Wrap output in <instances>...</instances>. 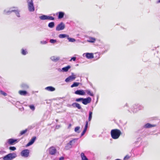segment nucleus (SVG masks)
Listing matches in <instances>:
<instances>
[{"label": "nucleus", "instance_id": "44", "mask_svg": "<svg viewBox=\"0 0 160 160\" xmlns=\"http://www.w3.org/2000/svg\"><path fill=\"white\" fill-rule=\"evenodd\" d=\"M9 149L12 151H14L16 149V148L14 146H10L9 147Z\"/></svg>", "mask_w": 160, "mask_h": 160}, {"label": "nucleus", "instance_id": "37", "mask_svg": "<svg viewBox=\"0 0 160 160\" xmlns=\"http://www.w3.org/2000/svg\"><path fill=\"white\" fill-rule=\"evenodd\" d=\"M27 131H28V129H26L22 131H21V132L19 134L20 135H22L24 134L27 132Z\"/></svg>", "mask_w": 160, "mask_h": 160}, {"label": "nucleus", "instance_id": "35", "mask_svg": "<svg viewBox=\"0 0 160 160\" xmlns=\"http://www.w3.org/2000/svg\"><path fill=\"white\" fill-rule=\"evenodd\" d=\"M21 53L23 55H25L28 53L26 49H22Z\"/></svg>", "mask_w": 160, "mask_h": 160}, {"label": "nucleus", "instance_id": "56", "mask_svg": "<svg viewBox=\"0 0 160 160\" xmlns=\"http://www.w3.org/2000/svg\"><path fill=\"white\" fill-rule=\"evenodd\" d=\"M107 50H105V51L104 52H106L107 51Z\"/></svg>", "mask_w": 160, "mask_h": 160}, {"label": "nucleus", "instance_id": "45", "mask_svg": "<svg viewBox=\"0 0 160 160\" xmlns=\"http://www.w3.org/2000/svg\"><path fill=\"white\" fill-rule=\"evenodd\" d=\"M87 129L85 128L84 129L83 131L81 133V137L82 136L85 134V133L87 131Z\"/></svg>", "mask_w": 160, "mask_h": 160}, {"label": "nucleus", "instance_id": "16", "mask_svg": "<svg viewBox=\"0 0 160 160\" xmlns=\"http://www.w3.org/2000/svg\"><path fill=\"white\" fill-rule=\"evenodd\" d=\"M36 139V137L35 136L33 137L30 141L26 145V147L29 146L35 142Z\"/></svg>", "mask_w": 160, "mask_h": 160}, {"label": "nucleus", "instance_id": "11", "mask_svg": "<svg viewBox=\"0 0 160 160\" xmlns=\"http://www.w3.org/2000/svg\"><path fill=\"white\" fill-rule=\"evenodd\" d=\"M74 93L79 95H84L85 94L84 91L82 89L78 90L75 91Z\"/></svg>", "mask_w": 160, "mask_h": 160}, {"label": "nucleus", "instance_id": "26", "mask_svg": "<svg viewBox=\"0 0 160 160\" xmlns=\"http://www.w3.org/2000/svg\"><path fill=\"white\" fill-rule=\"evenodd\" d=\"M96 38H94L90 37L89 38V39L88 40V42H90L93 43L96 41Z\"/></svg>", "mask_w": 160, "mask_h": 160}, {"label": "nucleus", "instance_id": "4", "mask_svg": "<svg viewBox=\"0 0 160 160\" xmlns=\"http://www.w3.org/2000/svg\"><path fill=\"white\" fill-rule=\"evenodd\" d=\"M27 1L29 11L30 12L34 11L35 8L32 0H27Z\"/></svg>", "mask_w": 160, "mask_h": 160}, {"label": "nucleus", "instance_id": "19", "mask_svg": "<svg viewBox=\"0 0 160 160\" xmlns=\"http://www.w3.org/2000/svg\"><path fill=\"white\" fill-rule=\"evenodd\" d=\"M71 67L68 65L66 67H64L62 68V72H67L71 68Z\"/></svg>", "mask_w": 160, "mask_h": 160}, {"label": "nucleus", "instance_id": "2", "mask_svg": "<svg viewBox=\"0 0 160 160\" xmlns=\"http://www.w3.org/2000/svg\"><path fill=\"white\" fill-rule=\"evenodd\" d=\"M17 157L15 153H9L2 157L4 160H12Z\"/></svg>", "mask_w": 160, "mask_h": 160}, {"label": "nucleus", "instance_id": "23", "mask_svg": "<svg viewBox=\"0 0 160 160\" xmlns=\"http://www.w3.org/2000/svg\"><path fill=\"white\" fill-rule=\"evenodd\" d=\"M13 12H14L15 13L16 16L18 18H20V11L18 9H14L13 11H12Z\"/></svg>", "mask_w": 160, "mask_h": 160}, {"label": "nucleus", "instance_id": "3", "mask_svg": "<svg viewBox=\"0 0 160 160\" xmlns=\"http://www.w3.org/2000/svg\"><path fill=\"white\" fill-rule=\"evenodd\" d=\"M156 126V124H152L150 123H148L145 124L144 125L141 129L138 130V131L137 132H140V133H142V132H143V129L144 128H150L152 127H155Z\"/></svg>", "mask_w": 160, "mask_h": 160}, {"label": "nucleus", "instance_id": "42", "mask_svg": "<svg viewBox=\"0 0 160 160\" xmlns=\"http://www.w3.org/2000/svg\"><path fill=\"white\" fill-rule=\"evenodd\" d=\"M0 93L1 94L3 95L4 96H6L7 95V94L6 93L3 92L2 90H0Z\"/></svg>", "mask_w": 160, "mask_h": 160}, {"label": "nucleus", "instance_id": "58", "mask_svg": "<svg viewBox=\"0 0 160 160\" xmlns=\"http://www.w3.org/2000/svg\"><path fill=\"white\" fill-rule=\"evenodd\" d=\"M128 111H129V109H128Z\"/></svg>", "mask_w": 160, "mask_h": 160}, {"label": "nucleus", "instance_id": "14", "mask_svg": "<svg viewBox=\"0 0 160 160\" xmlns=\"http://www.w3.org/2000/svg\"><path fill=\"white\" fill-rule=\"evenodd\" d=\"M18 142V140L17 139H14L13 138H10L8 140V143L10 145H12L15 142Z\"/></svg>", "mask_w": 160, "mask_h": 160}, {"label": "nucleus", "instance_id": "24", "mask_svg": "<svg viewBox=\"0 0 160 160\" xmlns=\"http://www.w3.org/2000/svg\"><path fill=\"white\" fill-rule=\"evenodd\" d=\"M18 93L20 95L23 96H25L28 93L25 90H20Z\"/></svg>", "mask_w": 160, "mask_h": 160}, {"label": "nucleus", "instance_id": "49", "mask_svg": "<svg viewBox=\"0 0 160 160\" xmlns=\"http://www.w3.org/2000/svg\"><path fill=\"white\" fill-rule=\"evenodd\" d=\"M130 158V157L129 156L127 155L124 157V159L125 160L126 159H129Z\"/></svg>", "mask_w": 160, "mask_h": 160}, {"label": "nucleus", "instance_id": "47", "mask_svg": "<svg viewBox=\"0 0 160 160\" xmlns=\"http://www.w3.org/2000/svg\"><path fill=\"white\" fill-rule=\"evenodd\" d=\"M40 43L42 44H45L47 43V42L46 41H43L40 42Z\"/></svg>", "mask_w": 160, "mask_h": 160}, {"label": "nucleus", "instance_id": "27", "mask_svg": "<svg viewBox=\"0 0 160 160\" xmlns=\"http://www.w3.org/2000/svg\"><path fill=\"white\" fill-rule=\"evenodd\" d=\"M100 54L99 52L95 53L94 56V58L96 60L99 59L100 57Z\"/></svg>", "mask_w": 160, "mask_h": 160}, {"label": "nucleus", "instance_id": "36", "mask_svg": "<svg viewBox=\"0 0 160 160\" xmlns=\"http://www.w3.org/2000/svg\"><path fill=\"white\" fill-rule=\"evenodd\" d=\"M80 129V127L79 126H77L74 129V131L78 133H79L80 132L79 129Z\"/></svg>", "mask_w": 160, "mask_h": 160}, {"label": "nucleus", "instance_id": "25", "mask_svg": "<svg viewBox=\"0 0 160 160\" xmlns=\"http://www.w3.org/2000/svg\"><path fill=\"white\" fill-rule=\"evenodd\" d=\"M68 35L65 34H60L58 36V37L60 38H67L68 37Z\"/></svg>", "mask_w": 160, "mask_h": 160}, {"label": "nucleus", "instance_id": "30", "mask_svg": "<svg viewBox=\"0 0 160 160\" xmlns=\"http://www.w3.org/2000/svg\"><path fill=\"white\" fill-rule=\"evenodd\" d=\"M92 111H89V115L88 118V121L90 122L92 119Z\"/></svg>", "mask_w": 160, "mask_h": 160}, {"label": "nucleus", "instance_id": "22", "mask_svg": "<svg viewBox=\"0 0 160 160\" xmlns=\"http://www.w3.org/2000/svg\"><path fill=\"white\" fill-rule=\"evenodd\" d=\"M45 89L48 91L52 92L55 90V88L52 86H48L45 88Z\"/></svg>", "mask_w": 160, "mask_h": 160}, {"label": "nucleus", "instance_id": "10", "mask_svg": "<svg viewBox=\"0 0 160 160\" xmlns=\"http://www.w3.org/2000/svg\"><path fill=\"white\" fill-rule=\"evenodd\" d=\"M92 100L91 98L90 97H87L86 98H83L82 103L84 105H87L90 103Z\"/></svg>", "mask_w": 160, "mask_h": 160}, {"label": "nucleus", "instance_id": "5", "mask_svg": "<svg viewBox=\"0 0 160 160\" xmlns=\"http://www.w3.org/2000/svg\"><path fill=\"white\" fill-rule=\"evenodd\" d=\"M39 18L41 20H49L53 21L55 20V18L51 16L47 15H42L39 17Z\"/></svg>", "mask_w": 160, "mask_h": 160}, {"label": "nucleus", "instance_id": "43", "mask_svg": "<svg viewBox=\"0 0 160 160\" xmlns=\"http://www.w3.org/2000/svg\"><path fill=\"white\" fill-rule=\"evenodd\" d=\"M57 42V40L56 39H51L50 40V42L52 43H54Z\"/></svg>", "mask_w": 160, "mask_h": 160}, {"label": "nucleus", "instance_id": "51", "mask_svg": "<svg viewBox=\"0 0 160 160\" xmlns=\"http://www.w3.org/2000/svg\"><path fill=\"white\" fill-rule=\"evenodd\" d=\"M64 158L63 157H61L59 158V160H63L64 159Z\"/></svg>", "mask_w": 160, "mask_h": 160}, {"label": "nucleus", "instance_id": "32", "mask_svg": "<svg viewBox=\"0 0 160 160\" xmlns=\"http://www.w3.org/2000/svg\"><path fill=\"white\" fill-rule=\"evenodd\" d=\"M77 139L76 138H74L72 140L70 141L68 143V144H70V145L72 146L73 144H74L75 142L77 140Z\"/></svg>", "mask_w": 160, "mask_h": 160}, {"label": "nucleus", "instance_id": "40", "mask_svg": "<svg viewBox=\"0 0 160 160\" xmlns=\"http://www.w3.org/2000/svg\"><path fill=\"white\" fill-rule=\"evenodd\" d=\"M30 108L32 111H34L35 109V106L33 105H30L29 106Z\"/></svg>", "mask_w": 160, "mask_h": 160}, {"label": "nucleus", "instance_id": "28", "mask_svg": "<svg viewBox=\"0 0 160 160\" xmlns=\"http://www.w3.org/2000/svg\"><path fill=\"white\" fill-rule=\"evenodd\" d=\"M48 26L50 28H52L55 26V23L54 22H51L48 24Z\"/></svg>", "mask_w": 160, "mask_h": 160}, {"label": "nucleus", "instance_id": "33", "mask_svg": "<svg viewBox=\"0 0 160 160\" xmlns=\"http://www.w3.org/2000/svg\"><path fill=\"white\" fill-rule=\"evenodd\" d=\"M72 148V146L70 145V144L68 143L65 147V149L68 150H69Z\"/></svg>", "mask_w": 160, "mask_h": 160}, {"label": "nucleus", "instance_id": "31", "mask_svg": "<svg viewBox=\"0 0 160 160\" xmlns=\"http://www.w3.org/2000/svg\"><path fill=\"white\" fill-rule=\"evenodd\" d=\"M82 158V160H89L85 156L83 153H82L81 154Z\"/></svg>", "mask_w": 160, "mask_h": 160}, {"label": "nucleus", "instance_id": "46", "mask_svg": "<svg viewBox=\"0 0 160 160\" xmlns=\"http://www.w3.org/2000/svg\"><path fill=\"white\" fill-rule=\"evenodd\" d=\"M88 122L89 121H86V122H85V127H84V128L87 129L88 128Z\"/></svg>", "mask_w": 160, "mask_h": 160}, {"label": "nucleus", "instance_id": "21", "mask_svg": "<svg viewBox=\"0 0 160 160\" xmlns=\"http://www.w3.org/2000/svg\"><path fill=\"white\" fill-rule=\"evenodd\" d=\"M65 15L64 12H58V19H60L63 18Z\"/></svg>", "mask_w": 160, "mask_h": 160}, {"label": "nucleus", "instance_id": "57", "mask_svg": "<svg viewBox=\"0 0 160 160\" xmlns=\"http://www.w3.org/2000/svg\"><path fill=\"white\" fill-rule=\"evenodd\" d=\"M71 126V124H70L69 125V127H70Z\"/></svg>", "mask_w": 160, "mask_h": 160}, {"label": "nucleus", "instance_id": "29", "mask_svg": "<svg viewBox=\"0 0 160 160\" xmlns=\"http://www.w3.org/2000/svg\"><path fill=\"white\" fill-rule=\"evenodd\" d=\"M80 83L78 82H74L73 83L71 86V87L72 88L74 87H77L78 86Z\"/></svg>", "mask_w": 160, "mask_h": 160}, {"label": "nucleus", "instance_id": "55", "mask_svg": "<svg viewBox=\"0 0 160 160\" xmlns=\"http://www.w3.org/2000/svg\"><path fill=\"white\" fill-rule=\"evenodd\" d=\"M51 158L53 160H56V158H53L52 157H51Z\"/></svg>", "mask_w": 160, "mask_h": 160}, {"label": "nucleus", "instance_id": "50", "mask_svg": "<svg viewBox=\"0 0 160 160\" xmlns=\"http://www.w3.org/2000/svg\"><path fill=\"white\" fill-rule=\"evenodd\" d=\"M125 107H127V108H128L129 107V105H128V103H126L125 104V105H124V106H123V107L124 108Z\"/></svg>", "mask_w": 160, "mask_h": 160}, {"label": "nucleus", "instance_id": "18", "mask_svg": "<svg viewBox=\"0 0 160 160\" xmlns=\"http://www.w3.org/2000/svg\"><path fill=\"white\" fill-rule=\"evenodd\" d=\"M13 8H11L8 10H5L4 11V14L7 15H9L12 12H13L12 11H13L14 10L13 9Z\"/></svg>", "mask_w": 160, "mask_h": 160}, {"label": "nucleus", "instance_id": "34", "mask_svg": "<svg viewBox=\"0 0 160 160\" xmlns=\"http://www.w3.org/2000/svg\"><path fill=\"white\" fill-rule=\"evenodd\" d=\"M67 39L68 40L69 42H73L76 41L75 39L74 38L69 37V36H68V37Z\"/></svg>", "mask_w": 160, "mask_h": 160}, {"label": "nucleus", "instance_id": "9", "mask_svg": "<svg viewBox=\"0 0 160 160\" xmlns=\"http://www.w3.org/2000/svg\"><path fill=\"white\" fill-rule=\"evenodd\" d=\"M56 152V149L53 147H51L48 149V152L49 154L51 155H55Z\"/></svg>", "mask_w": 160, "mask_h": 160}, {"label": "nucleus", "instance_id": "12", "mask_svg": "<svg viewBox=\"0 0 160 160\" xmlns=\"http://www.w3.org/2000/svg\"><path fill=\"white\" fill-rule=\"evenodd\" d=\"M83 56L84 57L85 56L88 59H91L94 58L93 54L91 53L87 52L84 53L83 54Z\"/></svg>", "mask_w": 160, "mask_h": 160}, {"label": "nucleus", "instance_id": "41", "mask_svg": "<svg viewBox=\"0 0 160 160\" xmlns=\"http://www.w3.org/2000/svg\"><path fill=\"white\" fill-rule=\"evenodd\" d=\"M137 104H138V110H140L142 109L143 108V107L141 105H140L139 104L137 103Z\"/></svg>", "mask_w": 160, "mask_h": 160}, {"label": "nucleus", "instance_id": "6", "mask_svg": "<svg viewBox=\"0 0 160 160\" xmlns=\"http://www.w3.org/2000/svg\"><path fill=\"white\" fill-rule=\"evenodd\" d=\"M65 24L62 22H61L57 26L56 30L57 31L62 30L65 28Z\"/></svg>", "mask_w": 160, "mask_h": 160}, {"label": "nucleus", "instance_id": "7", "mask_svg": "<svg viewBox=\"0 0 160 160\" xmlns=\"http://www.w3.org/2000/svg\"><path fill=\"white\" fill-rule=\"evenodd\" d=\"M30 151L28 149H24L21 152V155L24 158H27L29 156Z\"/></svg>", "mask_w": 160, "mask_h": 160}, {"label": "nucleus", "instance_id": "53", "mask_svg": "<svg viewBox=\"0 0 160 160\" xmlns=\"http://www.w3.org/2000/svg\"><path fill=\"white\" fill-rule=\"evenodd\" d=\"M157 3H160V0H158L156 2Z\"/></svg>", "mask_w": 160, "mask_h": 160}, {"label": "nucleus", "instance_id": "38", "mask_svg": "<svg viewBox=\"0 0 160 160\" xmlns=\"http://www.w3.org/2000/svg\"><path fill=\"white\" fill-rule=\"evenodd\" d=\"M86 92L90 96H94V94L92 93L91 92L90 90H87L86 91Z\"/></svg>", "mask_w": 160, "mask_h": 160}, {"label": "nucleus", "instance_id": "39", "mask_svg": "<svg viewBox=\"0 0 160 160\" xmlns=\"http://www.w3.org/2000/svg\"><path fill=\"white\" fill-rule=\"evenodd\" d=\"M83 98H77L75 100V101L77 102H82V101H83Z\"/></svg>", "mask_w": 160, "mask_h": 160}, {"label": "nucleus", "instance_id": "1", "mask_svg": "<svg viewBox=\"0 0 160 160\" xmlns=\"http://www.w3.org/2000/svg\"><path fill=\"white\" fill-rule=\"evenodd\" d=\"M121 134V132L120 130L115 129L111 130V135L112 138L114 139H118Z\"/></svg>", "mask_w": 160, "mask_h": 160}, {"label": "nucleus", "instance_id": "54", "mask_svg": "<svg viewBox=\"0 0 160 160\" xmlns=\"http://www.w3.org/2000/svg\"><path fill=\"white\" fill-rule=\"evenodd\" d=\"M58 71L59 72H62V69L59 68L58 69Z\"/></svg>", "mask_w": 160, "mask_h": 160}, {"label": "nucleus", "instance_id": "48", "mask_svg": "<svg viewBox=\"0 0 160 160\" xmlns=\"http://www.w3.org/2000/svg\"><path fill=\"white\" fill-rule=\"evenodd\" d=\"M76 57H73L71 58L70 61H71L72 60L74 61H75L76 60Z\"/></svg>", "mask_w": 160, "mask_h": 160}, {"label": "nucleus", "instance_id": "13", "mask_svg": "<svg viewBox=\"0 0 160 160\" xmlns=\"http://www.w3.org/2000/svg\"><path fill=\"white\" fill-rule=\"evenodd\" d=\"M138 104L137 103L133 104L131 108V110L133 113L136 112L138 111Z\"/></svg>", "mask_w": 160, "mask_h": 160}, {"label": "nucleus", "instance_id": "52", "mask_svg": "<svg viewBox=\"0 0 160 160\" xmlns=\"http://www.w3.org/2000/svg\"><path fill=\"white\" fill-rule=\"evenodd\" d=\"M67 106L68 107H71V106H72V104H67Z\"/></svg>", "mask_w": 160, "mask_h": 160}, {"label": "nucleus", "instance_id": "20", "mask_svg": "<svg viewBox=\"0 0 160 160\" xmlns=\"http://www.w3.org/2000/svg\"><path fill=\"white\" fill-rule=\"evenodd\" d=\"M21 87L22 89H27L29 88V85L25 83H22L21 85Z\"/></svg>", "mask_w": 160, "mask_h": 160}, {"label": "nucleus", "instance_id": "8", "mask_svg": "<svg viewBox=\"0 0 160 160\" xmlns=\"http://www.w3.org/2000/svg\"><path fill=\"white\" fill-rule=\"evenodd\" d=\"M76 78V75L74 74L73 73H72L71 75H70L67 78L65 79V81L66 82H69L74 80Z\"/></svg>", "mask_w": 160, "mask_h": 160}, {"label": "nucleus", "instance_id": "17", "mask_svg": "<svg viewBox=\"0 0 160 160\" xmlns=\"http://www.w3.org/2000/svg\"><path fill=\"white\" fill-rule=\"evenodd\" d=\"M72 106L73 108H77L79 109H82L81 106L79 103L76 102H73L72 104Z\"/></svg>", "mask_w": 160, "mask_h": 160}, {"label": "nucleus", "instance_id": "15", "mask_svg": "<svg viewBox=\"0 0 160 160\" xmlns=\"http://www.w3.org/2000/svg\"><path fill=\"white\" fill-rule=\"evenodd\" d=\"M50 59L52 62H57L60 60V58L56 56H52L50 58Z\"/></svg>", "mask_w": 160, "mask_h": 160}]
</instances>
